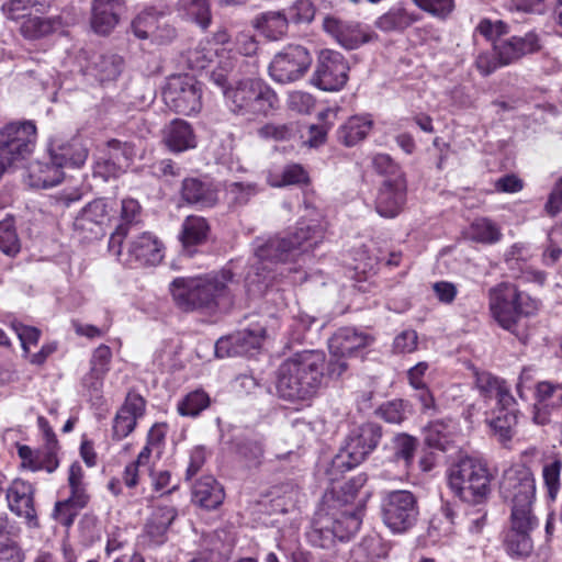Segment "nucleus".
Wrapping results in <instances>:
<instances>
[{"label": "nucleus", "instance_id": "nucleus-1", "mask_svg": "<svg viewBox=\"0 0 562 562\" xmlns=\"http://www.w3.org/2000/svg\"><path fill=\"white\" fill-rule=\"evenodd\" d=\"M324 233L325 227L319 220H302L289 238H257L254 241V254L261 269L270 271L273 266L294 261L301 254L312 250L323 240Z\"/></svg>", "mask_w": 562, "mask_h": 562}, {"label": "nucleus", "instance_id": "nucleus-2", "mask_svg": "<svg viewBox=\"0 0 562 562\" xmlns=\"http://www.w3.org/2000/svg\"><path fill=\"white\" fill-rule=\"evenodd\" d=\"M231 270H222L204 276L177 278L170 284L176 305L183 311H213L231 294L233 283Z\"/></svg>", "mask_w": 562, "mask_h": 562}, {"label": "nucleus", "instance_id": "nucleus-3", "mask_svg": "<svg viewBox=\"0 0 562 562\" xmlns=\"http://www.w3.org/2000/svg\"><path fill=\"white\" fill-rule=\"evenodd\" d=\"M448 485L460 499L480 504L491 492V475L483 461L464 457L449 468Z\"/></svg>", "mask_w": 562, "mask_h": 562}, {"label": "nucleus", "instance_id": "nucleus-4", "mask_svg": "<svg viewBox=\"0 0 562 562\" xmlns=\"http://www.w3.org/2000/svg\"><path fill=\"white\" fill-rule=\"evenodd\" d=\"M229 110L241 116L267 115L278 103L276 92L260 79H244L224 90Z\"/></svg>", "mask_w": 562, "mask_h": 562}, {"label": "nucleus", "instance_id": "nucleus-5", "mask_svg": "<svg viewBox=\"0 0 562 562\" xmlns=\"http://www.w3.org/2000/svg\"><path fill=\"white\" fill-rule=\"evenodd\" d=\"M490 310L493 318L504 329L515 331L522 317L535 314L538 304L514 284L501 283L490 290Z\"/></svg>", "mask_w": 562, "mask_h": 562}, {"label": "nucleus", "instance_id": "nucleus-6", "mask_svg": "<svg viewBox=\"0 0 562 562\" xmlns=\"http://www.w3.org/2000/svg\"><path fill=\"white\" fill-rule=\"evenodd\" d=\"M382 428L374 423H366L348 435L345 445L333 458L328 475L337 480V473L350 470L360 464L379 445Z\"/></svg>", "mask_w": 562, "mask_h": 562}, {"label": "nucleus", "instance_id": "nucleus-7", "mask_svg": "<svg viewBox=\"0 0 562 562\" xmlns=\"http://www.w3.org/2000/svg\"><path fill=\"white\" fill-rule=\"evenodd\" d=\"M381 515L385 526L402 533L415 526L419 509L416 496L406 490L385 493L381 502Z\"/></svg>", "mask_w": 562, "mask_h": 562}, {"label": "nucleus", "instance_id": "nucleus-8", "mask_svg": "<svg viewBox=\"0 0 562 562\" xmlns=\"http://www.w3.org/2000/svg\"><path fill=\"white\" fill-rule=\"evenodd\" d=\"M36 126L32 121L11 122L0 127V153L2 158L15 165L26 159L36 143Z\"/></svg>", "mask_w": 562, "mask_h": 562}, {"label": "nucleus", "instance_id": "nucleus-9", "mask_svg": "<svg viewBox=\"0 0 562 562\" xmlns=\"http://www.w3.org/2000/svg\"><path fill=\"white\" fill-rule=\"evenodd\" d=\"M201 86L190 75L172 76L162 92L165 103L175 112L190 115L201 110Z\"/></svg>", "mask_w": 562, "mask_h": 562}, {"label": "nucleus", "instance_id": "nucleus-10", "mask_svg": "<svg viewBox=\"0 0 562 562\" xmlns=\"http://www.w3.org/2000/svg\"><path fill=\"white\" fill-rule=\"evenodd\" d=\"M312 64L310 52L301 45H289L274 55L269 65V75L279 83H291L301 79Z\"/></svg>", "mask_w": 562, "mask_h": 562}, {"label": "nucleus", "instance_id": "nucleus-11", "mask_svg": "<svg viewBox=\"0 0 562 562\" xmlns=\"http://www.w3.org/2000/svg\"><path fill=\"white\" fill-rule=\"evenodd\" d=\"M501 494L510 505L535 503L536 481L532 472L525 465H515L504 472Z\"/></svg>", "mask_w": 562, "mask_h": 562}, {"label": "nucleus", "instance_id": "nucleus-12", "mask_svg": "<svg viewBox=\"0 0 562 562\" xmlns=\"http://www.w3.org/2000/svg\"><path fill=\"white\" fill-rule=\"evenodd\" d=\"M348 63L340 53L323 50L314 74L315 85L325 91L340 90L348 80Z\"/></svg>", "mask_w": 562, "mask_h": 562}, {"label": "nucleus", "instance_id": "nucleus-13", "mask_svg": "<svg viewBox=\"0 0 562 562\" xmlns=\"http://www.w3.org/2000/svg\"><path fill=\"white\" fill-rule=\"evenodd\" d=\"M132 31L136 37L158 45L168 44L176 36L165 12L153 8L143 11L133 20Z\"/></svg>", "mask_w": 562, "mask_h": 562}, {"label": "nucleus", "instance_id": "nucleus-14", "mask_svg": "<svg viewBox=\"0 0 562 562\" xmlns=\"http://www.w3.org/2000/svg\"><path fill=\"white\" fill-rule=\"evenodd\" d=\"M108 221V203L103 199H95L88 203L75 217L74 231L82 240L97 239L104 234V226Z\"/></svg>", "mask_w": 562, "mask_h": 562}, {"label": "nucleus", "instance_id": "nucleus-15", "mask_svg": "<svg viewBox=\"0 0 562 562\" xmlns=\"http://www.w3.org/2000/svg\"><path fill=\"white\" fill-rule=\"evenodd\" d=\"M324 30L331 34L337 42L347 49H356L359 46L375 42L379 35L367 26L357 22H345L335 16H325Z\"/></svg>", "mask_w": 562, "mask_h": 562}, {"label": "nucleus", "instance_id": "nucleus-16", "mask_svg": "<svg viewBox=\"0 0 562 562\" xmlns=\"http://www.w3.org/2000/svg\"><path fill=\"white\" fill-rule=\"evenodd\" d=\"M164 257L162 244L150 233H142L134 237L127 247V251L116 256L124 265L155 266Z\"/></svg>", "mask_w": 562, "mask_h": 562}, {"label": "nucleus", "instance_id": "nucleus-17", "mask_svg": "<svg viewBox=\"0 0 562 562\" xmlns=\"http://www.w3.org/2000/svg\"><path fill=\"white\" fill-rule=\"evenodd\" d=\"M33 485L22 479H15L7 488L9 509L23 518L30 528H38L40 521L34 506Z\"/></svg>", "mask_w": 562, "mask_h": 562}, {"label": "nucleus", "instance_id": "nucleus-18", "mask_svg": "<svg viewBox=\"0 0 562 562\" xmlns=\"http://www.w3.org/2000/svg\"><path fill=\"white\" fill-rule=\"evenodd\" d=\"M292 361H295V367L310 400L313 398L323 381V370L325 364V356L322 351L304 350L293 355Z\"/></svg>", "mask_w": 562, "mask_h": 562}, {"label": "nucleus", "instance_id": "nucleus-19", "mask_svg": "<svg viewBox=\"0 0 562 562\" xmlns=\"http://www.w3.org/2000/svg\"><path fill=\"white\" fill-rule=\"evenodd\" d=\"M406 182L403 175L384 180L375 199V210L383 217H395L405 203Z\"/></svg>", "mask_w": 562, "mask_h": 562}, {"label": "nucleus", "instance_id": "nucleus-20", "mask_svg": "<svg viewBox=\"0 0 562 562\" xmlns=\"http://www.w3.org/2000/svg\"><path fill=\"white\" fill-rule=\"evenodd\" d=\"M177 515V510L172 506L155 507L145 522L140 535L142 543L148 548L164 544L168 539V529Z\"/></svg>", "mask_w": 562, "mask_h": 562}, {"label": "nucleus", "instance_id": "nucleus-21", "mask_svg": "<svg viewBox=\"0 0 562 562\" xmlns=\"http://www.w3.org/2000/svg\"><path fill=\"white\" fill-rule=\"evenodd\" d=\"M262 329L241 330L227 337L220 338L215 344V355L218 358L250 356L261 346Z\"/></svg>", "mask_w": 562, "mask_h": 562}, {"label": "nucleus", "instance_id": "nucleus-22", "mask_svg": "<svg viewBox=\"0 0 562 562\" xmlns=\"http://www.w3.org/2000/svg\"><path fill=\"white\" fill-rule=\"evenodd\" d=\"M145 400L136 393H128L113 420V438L121 440L135 428L137 419L145 413Z\"/></svg>", "mask_w": 562, "mask_h": 562}, {"label": "nucleus", "instance_id": "nucleus-23", "mask_svg": "<svg viewBox=\"0 0 562 562\" xmlns=\"http://www.w3.org/2000/svg\"><path fill=\"white\" fill-rule=\"evenodd\" d=\"M277 392L280 397L292 402H306L310 397L301 384L295 361L292 358L284 360L277 373Z\"/></svg>", "mask_w": 562, "mask_h": 562}, {"label": "nucleus", "instance_id": "nucleus-24", "mask_svg": "<svg viewBox=\"0 0 562 562\" xmlns=\"http://www.w3.org/2000/svg\"><path fill=\"white\" fill-rule=\"evenodd\" d=\"M123 0H93L91 27L100 35H108L119 24Z\"/></svg>", "mask_w": 562, "mask_h": 562}, {"label": "nucleus", "instance_id": "nucleus-25", "mask_svg": "<svg viewBox=\"0 0 562 562\" xmlns=\"http://www.w3.org/2000/svg\"><path fill=\"white\" fill-rule=\"evenodd\" d=\"M532 419L537 425H546L550 422L549 408L562 407V383L542 381L537 384Z\"/></svg>", "mask_w": 562, "mask_h": 562}, {"label": "nucleus", "instance_id": "nucleus-26", "mask_svg": "<svg viewBox=\"0 0 562 562\" xmlns=\"http://www.w3.org/2000/svg\"><path fill=\"white\" fill-rule=\"evenodd\" d=\"M140 205L134 199H125L122 201L121 223L111 234L109 240V251L114 256L122 255V244L127 236L128 231L140 223Z\"/></svg>", "mask_w": 562, "mask_h": 562}, {"label": "nucleus", "instance_id": "nucleus-27", "mask_svg": "<svg viewBox=\"0 0 562 562\" xmlns=\"http://www.w3.org/2000/svg\"><path fill=\"white\" fill-rule=\"evenodd\" d=\"M373 338L355 328H340L329 339L328 347L330 355L334 356H348L353 355L355 351L369 346Z\"/></svg>", "mask_w": 562, "mask_h": 562}, {"label": "nucleus", "instance_id": "nucleus-28", "mask_svg": "<svg viewBox=\"0 0 562 562\" xmlns=\"http://www.w3.org/2000/svg\"><path fill=\"white\" fill-rule=\"evenodd\" d=\"M539 48L537 35L529 33L524 37L514 36L507 41L494 44L495 55L502 65H508L522 55L536 52Z\"/></svg>", "mask_w": 562, "mask_h": 562}, {"label": "nucleus", "instance_id": "nucleus-29", "mask_svg": "<svg viewBox=\"0 0 562 562\" xmlns=\"http://www.w3.org/2000/svg\"><path fill=\"white\" fill-rule=\"evenodd\" d=\"M475 385L482 396L495 398L499 407L510 408L515 404L506 382L490 372H476Z\"/></svg>", "mask_w": 562, "mask_h": 562}, {"label": "nucleus", "instance_id": "nucleus-30", "mask_svg": "<svg viewBox=\"0 0 562 562\" xmlns=\"http://www.w3.org/2000/svg\"><path fill=\"white\" fill-rule=\"evenodd\" d=\"M182 199L198 207H212L217 201V191L211 182L202 181L196 178H187L181 187Z\"/></svg>", "mask_w": 562, "mask_h": 562}, {"label": "nucleus", "instance_id": "nucleus-31", "mask_svg": "<svg viewBox=\"0 0 562 562\" xmlns=\"http://www.w3.org/2000/svg\"><path fill=\"white\" fill-rule=\"evenodd\" d=\"M49 154L52 161L63 167H81L88 158V148L81 138L74 137L66 143L53 144Z\"/></svg>", "mask_w": 562, "mask_h": 562}, {"label": "nucleus", "instance_id": "nucleus-32", "mask_svg": "<svg viewBox=\"0 0 562 562\" xmlns=\"http://www.w3.org/2000/svg\"><path fill=\"white\" fill-rule=\"evenodd\" d=\"M372 126L369 115H353L338 127L337 140L346 147L356 146L369 135Z\"/></svg>", "mask_w": 562, "mask_h": 562}, {"label": "nucleus", "instance_id": "nucleus-33", "mask_svg": "<svg viewBox=\"0 0 562 562\" xmlns=\"http://www.w3.org/2000/svg\"><path fill=\"white\" fill-rule=\"evenodd\" d=\"M224 490L217 481L211 476H203L195 482L192 488V501L194 504L206 508L214 509L224 501Z\"/></svg>", "mask_w": 562, "mask_h": 562}, {"label": "nucleus", "instance_id": "nucleus-34", "mask_svg": "<svg viewBox=\"0 0 562 562\" xmlns=\"http://www.w3.org/2000/svg\"><path fill=\"white\" fill-rule=\"evenodd\" d=\"M164 140L168 148L180 153L195 147V137L189 123L175 120L164 131Z\"/></svg>", "mask_w": 562, "mask_h": 562}, {"label": "nucleus", "instance_id": "nucleus-35", "mask_svg": "<svg viewBox=\"0 0 562 562\" xmlns=\"http://www.w3.org/2000/svg\"><path fill=\"white\" fill-rule=\"evenodd\" d=\"M419 16L416 13L409 12L403 7H393L379 16L374 25L385 33H402L417 22Z\"/></svg>", "mask_w": 562, "mask_h": 562}, {"label": "nucleus", "instance_id": "nucleus-36", "mask_svg": "<svg viewBox=\"0 0 562 562\" xmlns=\"http://www.w3.org/2000/svg\"><path fill=\"white\" fill-rule=\"evenodd\" d=\"M63 166L52 161H36L31 166L30 177L32 186L36 188L47 189L59 184L64 179Z\"/></svg>", "mask_w": 562, "mask_h": 562}, {"label": "nucleus", "instance_id": "nucleus-37", "mask_svg": "<svg viewBox=\"0 0 562 562\" xmlns=\"http://www.w3.org/2000/svg\"><path fill=\"white\" fill-rule=\"evenodd\" d=\"M532 530L508 526L503 533V546L512 557H528L533 549Z\"/></svg>", "mask_w": 562, "mask_h": 562}, {"label": "nucleus", "instance_id": "nucleus-38", "mask_svg": "<svg viewBox=\"0 0 562 562\" xmlns=\"http://www.w3.org/2000/svg\"><path fill=\"white\" fill-rule=\"evenodd\" d=\"M307 539L314 547L330 548L337 539L331 517L327 514H318L307 532Z\"/></svg>", "mask_w": 562, "mask_h": 562}, {"label": "nucleus", "instance_id": "nucleus-39", "mask_svg": "<svg viewBox=\"0 0 562 562\" xmlns=\"http://www.w3.org/2000/svg\"><path fill=\"white\" fill-rule=\"evenodd\" d=\"M123 60L115 54L95 56L89 67L90 72L100 81L115 80L122 70Z\"/></svg>", "mask_w": 562, "mask_h": 562}, {"label": "nucleus", "instance_id": "nucleus-40", "mask_svg": "<svg viewBox=\"0 0 562 562\" xmlns=\"http://www.w3.org/2000/svg\"><path fill=\"white\" fill-rule=\"evenodd\" d=\"M49 7V0H9L2 10L10 20H21L34 13H44Z\"/></svg>", "mask_w": 562, "mask_h": 562}, {"label": "nucleus", "instance_id": "nucleus-41", "mask_svg": "<svg viewBox=\"0 0 562 562\" xmlns=\"http://www.w3.org/2000/svg\"><path fill=\"white\" fill-rule=\"evenodd\" d=\"M256 27L269 40L277 41L288 31V19L281 12H266L256 20Z\"/></svg>", "mask_w": 562, "mask_h": 562}, {"label": "nucleus", "instance_id": "nucleus-42", "mask_svg": "<svg viewBox=\"0 0 562 562\" xmlns=\"http://www.w3.org/2000/svg\"><path fill=\"white\" fill-rule=\"evenodd\" d=\"M337 539L340 541L349 540L361 526L360 509H345L336 517H331Z\"/></svg>", "mask_w": 562, "mask_h": 562}, {"label": "nucleus", "instance_id": "nucleus-43", "mask_svg": "<svg viewBox=\"0 0 562 562\" xmlns=\"http://www.w3.org/2000/svg\"><path fill=\"white\" fill-rule=\"evenodd\" d=\"M210 226L204 217L190 215L183 224L181 231V241L184 247L194 246L203 243L209 233Z\"/></svg>", "mask_w": 562, "mask_h": 562}, {"label": "nucleus", "instance_id": "nucleus-44", "mask_svg": "<svg viewBox=\"0 0 562 562\" xmlns=\"http://www.w3.org/2000/svg\"><path fill=\"white\" fill-rule=\"evenodd\" d=\"M516 425L517 415L509 408L501 407L498 415L490 420L491 428L502 442L509 441L513 438Z\"/></svg>", "mask_w": 562, "mask_h": 562}, {"label": "nucleus", "instance_id": "nucleus-45", "mask_svg": "<svg viewBox=\"0 0 562 562\" xmlns=\"http://www.w3.org/2000/svg\"><path fill=\"white\" fill-rule=\"evenodd\" d=\"M535 503H521L510 505L508 526L535 530L538 527V518L533 510Z\"/></svg>", "mask_w": 562, "mask_h": 562}, {"label": "nucleus", "instance_id": "nucleus-46", "mask_svg": "<svg viewBox=\"0 0 562 562\" xmlns=\"http://www.w3.org/2000/svg\"><path fill=\"white\" fill-rule=\"evenodd\" d=\"M42 13H34L31 16L22 19L20 31L29 40H36L49 34L54 30V22L50 19L43 18Z\"/></svg>", "mask_w": 562, "mask_h": 562}, {"label": "nucleus", "instance_id": "nucleus-47", "mask_svg": "<svg viewBox=\"0 0 562 562\" xmlns=\"http://www.w3.org/2000/svg\"><path fill=\"white\" fill-rule=\"evenodd\" d=\"M259 192L254 182H231L226 187V199L229 205L244 206Z\"/></svg>", "mask_w": 562, "mask_h": 562}, {"label": "nucleus", "instance_id": "nucleus-48", "mask_svg": "<svg viewBox=\"0 0 562 562\" xmlns=\"http://www.w3.org/2000/svg\"><path fill=\"white\" fill-rule=\"evenodd\" d=\"M417 439L407 434H398L392 439V451L395 461H403L408 467L417 448Z\"/></svg>", "mask_w": 562, "mask_h": 562}, {"label": "nucleus", "instance_id": "nucleus-49", "mask_svg": "<svg viewBox=\"0 0 562 562\" xmlns=\"http://www.w3.org/2000/svg\"><path fill=\"white\" fill-rule=\"evenodd\" d=\"M21 249L20 238L11 217L0 222V250L7 256H15Z\"/></svg>", "mask_w": 562, "mask_h": 562}, {"label": "nucleus", "instance_id": "nucleus-50", "mask_svg": "<svg viewBox=\"0 0 562 562\" xmlns=\"http://www.w3.org/2000/svg\"><path fill=\"white\" fill-rule=\"evenodd\" d=\"M297 132L295 123H267L258 128V136L266 140L285 142L295 136Z\"/></svg>", "mask_w": 562, "mask_h": 562}, {"label": "nucleus", "instance_id": "nucleus-51", "mask_svg": "<svg viewBox=\"0 0 562 562\" xmlns=\"http://www.w3.org/2000/svg\"><path fill=\"white\" fill-rule=\"evenodd\" d=\"M470 235L473 240L494 244L502 237L499 228L488 218H477L470 227Z\"/></svg>", "mask_w": 562, "mask_h": 562}, {"label": "nucleus", "instance_id": "nucleus-52", "mask_svg": "<svg viewBox=\"0 0 562 562\" xmlns=\"http://www.w3.org/2000/svg\"><path fill=\"white\" fill-rule=\"evenodd\" d=\"M180 5L188 19L194 21L202 29L209 26L211 11L207 0H182Z\"/></svg>", "mask_w": 562, "mask_h": 562}, {"label": "nucleus", "instance_id": "nucleus-53", "mask_svg": "<svg viewBox=\"0 0 562 562\" xmlns=\"http://www.w3.org/2000/svg\"><path fill=\"white\" fill-rule=\"evenodd\" d=\"M210 405V397L204 391L189 393L179 404L178 412L182 416L195 417Z\"/></svg>", "mask_w": 562, "mask_h": 562}, {"label": "nucleus", "instance_id": "nucleus-54", "mask_svg": "<svg viewBox=\"0 0 562 562\" xmlns=\"http://www.w3.org/2000/svg\"><path fill=\"white\" fill-rule=\"evenodd\" d=\"M268 182L276 188L301 184L308 182V176L301 165L292 164L284 167L280 177L270 176Z\"/></svg>", "mask_w": 562, "mask_h": 562}, {"label": "nucleus", "instance_id": "nucleus-55", "mask_svg": "<svg viewBox=\"0 0 562 562\" xmlns=\"http://www.w3.org/2000/svg\"><path fill=\"white\" fill-rule=\"evenodd\" d=\"M561 470L562 462L559 459H554L543 465L542 477L550 501H555L558 497L560 491Z\"/></svg>", "mask_w": 562, "mask_h": 562}, {"label": "nucleus", "instance_id": "nucleus-56", "mask_svg": "<svg viewBox=\"0 0 562 562\" xmlns=\"http://www.w3.org/2000/svg\"><path fill=\"white\" fill-rule=\"evenodd\" d=\"M108 154L112 159L119 161L117 166H125L128 168L131 161L136 155L135 146L128 142H120L117 139H111L106 143Z\"/></svg>", "mask_w": 562, "mask_h": 562}, {"label": "nucleus", "instance_id": "nucleus-57", "mask_svg": "<svg viewBox=\"0 0 562 562\" xmlns=\"http://www.w3.org/2000/svg\"><path fill=\"white\" fill-rule=\"evenodd\" d=\"M111 359V348L106 345H100L92 352L90 359V370L95 373L106 375L110 370Z\"/></svg>", "mask_w": 562, "mask_h": 562}, {"label": "nucleus", "instance_id": "nucleus-58", "mask_svg": "<svg viewBox=\"0 0 562 562\" xmlns=\"http://www.w3.org/2000/svg\"><path fill=\"white\" fill-rule=\"evenodd\" d=\"M238 453L249 467H258L263 457V448L259 441L246 440L238 445Z\"/></svg>", "mask_w": 562, "mask_h": 562}, {"label": "nucleus", "instance_id": "nucleus-59", "mask_svg": "<svg viewBox=\"0 0 562 562\" xmlns=\"http://www.w3.org/2000/svg\"><path fill=\"white\" fill-rule=\"evenodd\" d=\"M79 510H81L79 507H76V505L64 499L55 504L52 516L63 526L70 527L74 524V520L77 517Z\"/></svg>", "mask_w": 562, "mask_h": 562}, {"label": "nucleus", "instance_id": "nucleus-60", "mask_svg": "<svg viewBox=\"0 0 562 562\" xmlns=\"http://www.w3.org/2000/svg\"><path fill=\"white\" fill-rule=\"evenodd\" d=\"M12 328L21 341L24 353L29 355L31 346L37 345L41 331L35 327L26 326L21 323H12Z\"/></svg>", "mask_w": 562, "mask_h": 562}, {"label": "nucleus", "instance_id": "nucleus-61", "mask_svg": "<svg viewBox=\"0 0 562 562\" xmlns=\"http://www.w3.org/2000/svg\"><path fill=\"white\" fill-rule=\"evenodd\" d=\"M453 524L454 512L449 505H443L440 509V513L436 515L430 521L431 528L438 530V532L443 536L450 535L452 532Z\"/></svg>", "mask_w": 562, "mask_h": 562}, {"label": "nucleus", "instance_id": "nucleus-62", "mask_svg": "<svg viewBox=\"0 0 562 562\" xmlns=\"http://www.w3.org/2000/svg\"><path fill=\"white\" fill-rule=\"evenodd\" d=\"M413 2L422 10L441 18L447 16L454 8L453 0H413Z\"/></svg>", "mask_w": 562, "mask_h": 562}, {"label": "nucleus", "instance_id": "nucleus-63", "mask_svg": "<svg viewBox=\"0 0 562 562\" xmlns=\"http://www.w3.org/2000/svg\"><path fill=\"white\" fill-rule=\"evenodd\" d=\"M289 14L296 23H308L314 19L315 7L311 0H296L291 5Z\"/></svg>", "mask_w": 562, "mask_h": 562}, {"label": "nucleus", "instance_id": "nucleus-64", "mask_svg": "<svg viewBox=\"0 0 562 562\" xmlns=\"http://www.w3.org/2000/svg\"><path fill=\"white\" fill-rule=\"evenodd\" d=\"M25 553L18 541L8 539L0 541V562H24Z\"/></svg>", "mask_w": 562, "mask_h": 562}]
</instances>
